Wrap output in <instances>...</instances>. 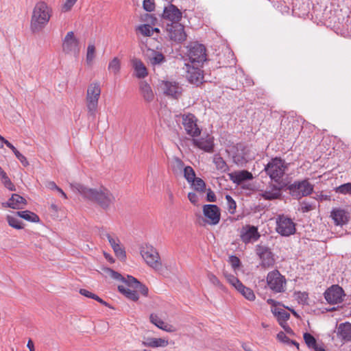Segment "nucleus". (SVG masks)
Returning <instances> with one entry per match:
<instances>
[{
    "mask_svg": "<svg viewBox=\"0 0 351 351\" xmlns=\"http://www.w3.org/2000/svg\"><path fill=\"white\" fill-rule=\"evenodd\" d=\"M108 69L117 75L121 70V62L117 57H114L108 64Z\"/></svg>",
    "mask_w": 351,
    "mask_h": 351,
    "instance_id": "39",
    "label": "nucleus"
},
{
    "mask_svg": "<svg viewBox=\"0 0 351 351\" xmlns=\"http://www.w3.org/2000/svg\"><path fill=\"white\" fill-rule=\"evenodd\" d=\"M184 176L189 183H191L195 178V173L193 169L187 166L184 169Z\"/></svg>",
    "mask_w": 351,
    "mask_h": 351,
    "instance_id": "48",
    "label": "nucleus"
},
{
    "mask_svg": "<svg viewBox=\"0 0 351 351\" xmlns=\"http://www.w3.org/2000/svg\"><path fill=\"white\" fill-rule=\"evenodd\" d=\"M191 183L195 191L200 192L204 191L206 184L202 179L199 178H195L193 181H191Z\"/></svg>",
    "mask_w": 351,
    "mask_h": 351,
    "instance_id": "44",
    "label": "nucleus"
},
{
    "mask_svg": "<svg viewBox=\"0 0 351 351\" xmlns=\"http://www.w3.org/2000/svg\"><path fill=\"white\" fill-rule=\"evenodd\" d=\"M146 55L152 65L160 64L165 60V58L161 52L154 49H149Z\"/></svg>",
    "mask_w": 351,
    "mask_h": 351,
    "instance_id": "31",
    "label": "nucleus"
},
{
    "mask_svg": "<svg viewBox=\"0 0 351 351\" xmlns=\"http://www.w3.org/2000/svg\"><path fill=\"white\" fill-rule=\"evenodd\" d=\"M101 92L99 82H93L88 86L86 95V108L88 114L93 118L96 116Z\"/></svg>",
    "mask_w": 351,
    "mask_h": 351,
    "instance_id": "3",
    "label": "nucleus"
},
{
    "mask_svg": "<svg viewBox=\"0 0 351 351\" xmlns=\"http://www.w3.org/2000/svg\"><path fill=\"white\" fill-rule=\"evenodd\" d=\"M227 281L236 289L242 284V282L232 274H225Z\"/></svg>",
    "mask_w": 351,
    "mask_h": 351,
    "instance_id": "52",
    "label": "nucleus"
},
{
    "mask_svg": "<svg viewBox=\"0 0 351 351\" xmlns=\"http://www.w3.org/2000/svg\"><path fill=\"white\" fill-rule=\"evenodd\" d=\"M256 254L259 256L261 262V265L265 268L272 267L275 260L270 250L265 246L257 245Z\"/></svg>",
    "mask_w": 351,
    "mask_h": 351,
    "instance_id": "19",
    "label": "nucleus"
},
{
    "mask_svg": "<svg viewBox=\"0 0 351 351\" xmlns=\"http://www.w3.org/2000/svg\"><path fill=\"white\" fill-rule=\"evenodd\" d=\"M193 144L206 152H212L214 148V138L208 135L205 138H193Z\"/></svg>",
    "mask_w": 351,
    "mask_h": 351,
    "instance_id": "21",
    "label": "nucleus"
},
{
    "mask_svg": "<svg viewBox=\"0 0 351 351\" xmlns=\"http://www.w3.org/2000/svg\"><path fill=\"white\" fill-rule=\"evenodd\" d=\"M230 263L234 269L238 268L240 265V260L236 256H231L230 258Z\"/></svg>",
    "mask_w": 351,
    "mask_h": 351,
    "instance_id": "58",
    "label": "nucleus"
},
{
    "mask_svg": "<svg viewBox=\"0 0 351 351\" xmlns=\"http://www.w3.org/2000/svg\"><path fill=\"white\" fill-rule=\"evenodd\" d=\"M226 199L227 201V209L230 214H234L236 211L237 204L232 197L229 195H226Z\"/></svg>",
    "mask_w": 351,
    "mask_h": 351,
    "instance_id": "49",
    "label": "nucleus"
},
{
    "mask_svg": "<svg viewBox=\"0 0 351 351\" xmlns=\"http://www.w3.org/2000/svg\"><path fill=\"white\" fill-rule=\"evenodd\" d=\"M188 198L189 201L193 204H196L198 202V197L195 193H189Z\"/></svg>",
    "mask_w": 351,
    "mask_h": 351,
    "instance_id": "61",
    "label": "nucleus"
},
{
    "mask_svg": "<svg viewBox=\"0 0 351 351\" xmlns=\"http://www.w3.org/2000/svg\"><path fill=\"white\" fill-rule=\"evenodd\" d=\"M108 239L111 247L112 248L115 255L121 261H125L126 258L125 251L121 245L119 239L114 234L106 232L104 234Z\"/></svg>",
    "mask_w": 351,
    "mask_h": 351,
    "instance_id": "17",
    "label": "nucleus"
},
{
    "mask_svg": "<svg viewBox=\"0 0 351 351\" xmlns=\"http://www.w3.org/2000/svg\"><path fill=\"white\" fill-rule=\"evenodd\" d=\"M335 190L337 193L351 195V182L341 184L336 187Z\"/></svg>",
    "mask_w": 351,
    "mask_h": 351,
    "instance_id": "45",
    "label": "nucleus"
},
{
    "mask_svg": "<svg viewBox=\"0 0 351 351\" xmlns=\"http://www.w3.org/2000/svg\"><path fill=\"white\" fill-rule=\"evenodd\" d=\"M330 217L337 226H342L348 220V213L342 208H333L330 213Z\"/></svg>",
    "mask_w": 351,
    "mask_h": 351,
    "instance_id": "24",
    "label": "nucleus"
},
{
    "mask_svg": "<svg viewBox=\"0 0 351 351\" xmlns=\"http://www.w3.org/2000/svg\"><path fill=\"white\" fill-rule=\"evenodd\" d=\"M182 124L186 133L193 137H197L201 134L202 129L197 124L198 119L192 113H184L180 114Z\"/></svg>",
    "mask_w": 351,
    "mask_h": 351,
    "instance_id": "8",
    "label": "nucleus"
},
{
    "mask_svg": "<svg viewBox=\"0 0 351 351\" xmlns=\"http://www.w3.org/2000/svg\"><path fill=\"white\" fill-rule=\"evenodd\" d=\"M304 340L309 349L315 348L317 345L315 338L310 333L304 334Z\"/></svg>",
    "mask_w": 351,
    "mask_h": 351,
    "instance_id": "46",
    "label": "nucleus"
},
{
    "mask_svg": "<svg viewBox=\"0 0 351 351\" xmlns=\"http://www.w3.org/2000/svg\"><path fill=\"white\" fill-rule=\"evenodd\" d=\"M53 10L44 1H38L33 10L30 20V30L32 33L41 32L49 23L52 16Z\"/></svg>",
    "mask_w": 351,
    "mask_h": 351,
    "instance_id": "2",
    "label": "nucleus"
},
{
    "mask_svg": "<svg viewBox=\"0 0 351 351\" xmlns=\"http://www.w3.org/2000/svg\"><path fill=\"white\" fill-rule=\"evenodd\" d=\"M140 253L146 264L156 271L162 267L160 257L157 250L149 244H145L141 247Z\"/></svg>",
    "mask_w": 351,
    "mask_h": 351,
    "instance_id": "5",
    "label": "nucleus"
},
{
    "mask_svg": "<svg viewBox=\"0 0 351 351\" xmlns=\"http://www.w3.org/2000/svg\"><path fill=\"white\" fill-rule=\"evenodd\" d=\"M337 335L344 341L351 340V324L345 322L340 324L337 328Z\"/></svg>",
    "mask_w": 351,
    "mask_h": 351,
    "instance_id": "30",
    "label": "nucleus"
},
{
    "mask_svg": "<svg viewBox=\"0 0 351 351\" xmlns=\"http://www.w3.org/2000/svg\"><path fill=\"white\" fill-rule=\"evenodd\" d=\"M143 7L145 10L147 12H152L155 8V4L152 0H144L143 3Z\"/></svg>",
    "mask_w": 351,
    "mask_h": 351,
    "instance_id": "56",
    "label": "nucleus"
},
{
    "mask_svg": "<svg viewBox=\"0 0 351 351\" xmlns=\"http://www.w3.org/2000/svg\"><path fill=\"white\" fill-rule=\"evenodd\" d=\"M281 189L275 185L267 189L261 193V196L267 200H274L279 199L281 197Z\"/></svg>",
    "mask_w": 351,
    "mask_h": 351,
    "instance_id": "29",
    "label": "nucleus"
},
{
    "mask_svg": "<svg viewBox=\"0 0 351 351\" xmlns=\"http://www.w3.org/2000/svg\"><path fill=\"white\" fill-rule=\"evenodd\" d=\"M140 93L143 99L147 101L151 102L154 100L155 95L150 85L145 81H141L139 83Z\"/></svg>",
    "mask_w": 351,
    "mask_h": 351,
    "instance_id": "27",
    "label": "nucleus"
},
{
    "mask_svg": "<svg viewBox=\"0 0 351 351\" xmlns=\"http://www.w3.org/2000/svg\"><path fill=\"white\" fill-rule=\"evenodd\" d=\"M260 237L258 228L254 226L245 225L240 230V238L245 244L256 242Z\"/></svg>",
    "mask_w": 351,
    "mask_h": 351,
    "instance_id": "14",
    "label": "nucleus"
},
{
    "mask_svg": "<svg viewBox=\"0 0 351 351\" xmlns=\"http://www.w3.org/2000/svg\"><path fill=\"white\" fill-rule=\"evenodd\" d=\"M267 283L274 293H283L286 291V279L278 270H273L267 274Z\"/></svg>",
    "mask_w": 351,
    "mask_h": 351,
    "instance_id": "9",
    "label": "nucleus"
},
{
    "mask_svg": "<svg viewBox=\"0 0 351 351\" xmlns=\"http://www.w3.org/2000/svg\"><path fill=\"white\" fill-rule=\"evenodd\" d=\"M18 217H20L30 222H38L39 217L33 212L29 210L17 211L16 213Z\"/></svg>",
    "mask_w": 351,
    "mask_h": 351,
    "instance_id": "36",
    "label": "nucleus"
},
{
    "mask_svg": "<svg viewBox=\"0 0 351 351\" xmlns=\"http://www.w3.org/2000/svg\"><path fill=\"white\" fill-rule=\"evenodd\" d=\"M207 277H208V279L209 280V281L210 282V283H212L213 285L219 287L221 290L225 289L224 286L222 285V283L220 282V280L218 279V278L215 275L209 272L207 274Z\"/></svg>",
    "mask_w": 351,
    "mask_h": 351,
    "instance_id": "51",
    "label": "nucleus"
},
{
    "mask_svg": "<svg viewBox=\"0 0 351 351\" xmlns=\"http://www.w3.org/2000/svg\"><path fill=\"white\" fill-rule=\"evenodd\" d=\"M80 293L86 298H92V299H93L94 297L95 296V293H93L92 292H90L86 289H81L80 290Z\"/></svg>",
    "mask_w": 351,
    "mask_h": 351,
    "instance_id": "60",
    "label": "nucleus"
},
{
    "mask_svg": "<svg viewBox=\"0 0 351 351\" xmlns=\"http://www.w3.org/2000/svg\"><path fill=\"white\" fill-rule=\"evenodd\" d=\"M70 187L73 191L78 193L88 201L97 204L105 210H108L115 202V197L106 187L100 186L97 188H89L80 183H71Z\"/></svg>",
    "mask_w": 351,
    "mask_h": 351,
    "instance_id": "1",
    "label": "nucleus"
},
{
    "mask_svg": "<svg viewBox=\"0 0 351 351\" xmlns=\"http://www.w3.org/2000/svg\"><path fill=\"white\" fill-rule=\"evenodd\" d=\"M295 298L299 304H307L308 295L306 292L298 291L295 293Z\"/></svg>",
    "mask_w": 351,
    "mask_h": 351,
    "instance_id": "53",
    "label": "nucleus"
},
{
    "mask_svg": "<svg viewBox=\"0 0 351 351\" xmlns=\"http://www.w3.org/2000/svg\"><path fill=\"white\" fill-rule=\"evenodd\" d=\"M277 339L287 345H294L298 350L299 349V343L294 340L290 339L283 332H280L277 335Z\"/></svg>",
    "mask_w": 351,
    "mask_h": 351,
    "instance_id": "42",
    "label": "nucleus"
},
{
    "mask_svg": "<svg viewBox=\"0 0 351 351\" xmlns=\"http://www.w3.org/2000/svg\"><path fill=\"white\" fill-rule=\"evenodd\" d=\"M118 290L125 295V297L133 301L138 300L139 297L136 290H133L128 287L126 285H119Z\"/></svg>",
    "mask_w": 351,
    "mask_h": 351,
    "instance_id": "33",
    "label": "nucleus"
},
{
    "mask_svg": "<svg viewBox=\"0 0 351 351\" xmlns=\"http://www.w3.org/2000/svg\"><path fill=\"white\" fill-rule=\"evenodd\" d=\"M138 30L144 36H151L154 34V28L148 25L144 24L138 27Z\"/></svg>",
    "mask_w": 351,
    "mask_h": 351,
    "instance_id": "47",
    "label": "nucleus"
},
{
    "mask_svg": "<svg viewBox=\"0 0 351 351\" xmlns=\"http://www.w3.org/2000/svg\"><path fill=\"white\" fill-rule=\"evenodd\" d=\"M135 289L141 292L143 295L147 296L148 294V288L138 282V285H136L134 287Z\"/></svg>",
    "mask_w": 351,
    "mask_h": 351,
    "instance_id": "57",
    "label": "nucleus"
},
{
    "mask_svg": "<svg viewBox=\"0 0 351 351\" xmlns=\"http://www.w3.org/2000/svg\"><path fill=\"white\" fill-rule=\"evenodd\" d=\"M187 56L191 63L199 66L206 60V47L197 42L189 43L187 47Z\"/></svg>",
    "mask_w": 351,
    "mask_h": 351,
    "instance_id": "6",
    "label": "nucleus"
},
{
    "mask_svg": "<svg viewBox=\"0 0 351 351\" xmlns=\"http://www.w3.org/2000/svg\"><path fill=\"white\" fill-rule=\"evenodd\" d=\"M1 182L4 186L7 188L9 191H16V187L14 184L12 182L11 180L9 178L6 173H2L0 176Z\"/></svg>",
    "mask_w": 351,
    "mask_h": 351,
    "instance_id": "43",
    "label": "nucleus"
},
{
    "mask_svg": "<svg viewBox=\"0 0 351 351\" xmlns=\"http://www.w3.org/2000/svg\"><path fill=\"white\" fill-rule=\"evenodd\" d=\"M95 58V47L93 44H89L87 47L86 55V62L87 65L91 66Z\"/></svg>",
    "mask_w": 351,
    "mask_h": 351,
    "instance_id": "38",
    "label": "nucleus"
},
{
    "mask_svg": "<svg viewBox=\"0 0 351 351\" xmlns=\"http://www.w3.org/2000/svg\"><path fill=\"white\" fill-rule=\"evenodd\" d=\"M271 311L280 325L285 324L290 317V314L287 311L278 307H271Z\"/></svg>",
    "mask_w": 351,
    "mask_h": 351,
    "instance_id": "32",
    "label": "nucleus"
},
{
    "mask_svg": "<svg viewBox=\"0 0 351 351\" xmlns=\"http://www.w3.org/2000/svg\"><path fill=\"white\" fill-rule=\"evenodd\" d=\"M289 193L295 199H300L302 197L311 195L313 191V185L308 180L295 181L288 186Z\"/></svg>",
    "mask_w": 351,
    "mask_h": 351,
    "instance_id": "7",
    "label": "nucleus"
},
{
    "mask_svg": "<svg viewBox=\"0 0 351 351\" xmlns=\"http://www.w3.org/2000/svg\"><path fill=\"white\" fill-rule=\"evenodd\" d=\"M104 271L106 272V274L107 276H110V278H112V279H114V280H117L119 281H122V280H123V276H122L121 274L114 271L113 269H112L110 268H106L104 269Z\"/></svg>",
    "mask_w": 351,
    "mask_h": 351,
    "instance_id": "54",
    "label": "nucleus"
},
{
    "mask_svg": "<svg viewBox=\"0 0 351 351\" xmlns=\"http://www.w3.org/2000/svg\"><path fill=\"white\" fill-rule=\"evenodd\" d=\"M8 147L12 151L16 158L22 163L23 166L26 167L29 165L26 157L20 153L12 143H8Z\"/></svg>",
    "mask_w": 351,
    "mask_h": 351,
    "instance_id": "41",
    "label": "nucleus"
},
{
    "mask_svg": "<svg viewBox=\"0 0 351 351\" xmlns=\"http://www.w3.org/2000/svg\"><path fill=\"white\" fill-rule=\"evenodd\" d=\"M121 282L125 283L124 285H126L129 288H134L136 285H138V280L134 278L132 276L128 275L126 278L123 277V280Z\"/></svg>",
    "mask_w": 351,
    "mask_h": 351,
    "instance_id": "50",
    "label": "nucleus"
},
{
    "mask_svg": "<svg viewBox=\"0 0 351 351\" xmlns=\"http://www.w3.org/2000/svg\"><path fill=\"white\" fill-rule=\"evenodd\" d=\"M141 344L152 348H165L169 345V340L167 338L145 337Z\"/></svg>",
    "mask_w": 351,
    "mask_h": 351,
    "instance_id": "22",
    "label": "nucleus"
},
{
    "mask_svg": "<svg viewBox=\"0 0 351 351\" xmlns=\"http://www.w3.org/2000/svg\"><path fill=\"white\" fill-rule=\"evenodd\" d=\"M237 290L249 301H254L256 298L252 289L245 287L243 283L237 289Z\"/></svg>",
    "mask_w": 351,
    "mask_h": 351,
    "instance_id": "35",
    "label": "nucleus"
},
{
    "mask_svg": "<svg viewBox=\"0 0 351 351\" xmlns=\"http://www.w3.org/2000/svg\"><path fill=\"white\" fill-rule=\"evenodd\" d=\"M77 0H66L63 5V10L67 12L71 10Z\"/></svg>",
    "mask_w": 351,
    "mask_h": 351,
    "instance_id": "59",
    "label": "nucleus"
},
{
    "mask_svg": "<svg viewBox=\"0 0 351 351\" xmlns=\"http://www.w3.org/2000/svg\"><path fill=\"white\" fill-rule=\"evenodd\" d=\"M159 87L164 95L175 99H179L183 92L182 86L173 80H162L160 82Z\"/></svg>",
    "mask_w": 351,
    "mask_h": 351,
    "instance_id": "10",
    "label": "nucleus"
},
{
    "mask_svg": "<svg viewBox=\"0 0 351 351\" xmlns=\"http://www.w3.org/2000/svg\"><path fill=\"white\" fill-rule=\"evenodd\" d=\"M8 143H10L0 135V149L3 147V145H5L8 147Z\"/></svg>",
    "mask_w": 351,
    "mask_h": 351,
    "instance_id": "63",
    "label": "nucleus"
},
{
    "mask_svg": "<svg viewBox=\"0 0 351 351\" xmlns=\"http://www.w3.org/2000/svg\"><path fill=\"white\" fill-rule=\"evenodd\" d=\"M6 219L9 226L15 229L21 230L23 228L22 221L16 217L8 215Z\"/></svg>",
    "mask_w": 351,
    "mask_h": 351,
    "instance_id": "40",
    "label": "nucleus"
},
{
    "mask_svg": "<svg viewBox=\"0 0 351 351\" xmlns=\"http://www.w3.org/2000/svg\"><path fill=\"white\" fill-rule=\"evenodd\" d=\"M27 204L25 198L18 194H12L11 197L5 203V205L13 209H22Z\"/></svg>",
    "mask_w": 351,
    "mask_h": 351,
    "instance_id": "25",
    "label": "nucleus"
},
{
    "mask_svg": "<svg viewBox=\"0 0 351 351\" xmlns=\"http://www.w3.org/2000/svg\"><path fill=\"white\" fill-rule=\"evenodd\" d=\"M62 51L66 54L78 56L80 50L79 40L75 36L73 32H69L62 40Z\"/></svg>",
    "mask_w": 351,
    "mask_h": 351,
    "instance_id": "11",
    "label": "nucleus"
},
{
    "mask_svg": "<svg viewBox=\"0 0 351 351\" xmlns=\"http://www.w3.org/2000/svg\"><path fill=\"white\" fill-rule=\"evenodd\" d=\"M248 149L241 143L237 144L232 151L233 162L239 166H243L248 161Z\"/></svg>",
    "mask_w": 351,
    "mask_h": 351,
    "instance_id": "16",
    "label": "nucleus"
},
{
    "mask_svg": "<svg viewBox=\"0 0 351 351\" xmlns=\"http://www.w3.org/2000/svg\"><path fill=\"white\" fill-rule=\"evenodd\" d=\"M203 213L210 225L219 223L221 217L219 208L215 204H206L203 206Z\"/></svg>",
    "mask_w": 351,
    "mask_h": 351,
    "instance_id": "18",
    "label": "nucleus"
},
{
    "mask_svg": "<svg viewBox=\"0 0 351 351\" xmlns=\"http://www.w3.org/2000/svg\"><path fill=\"white\" fill-rule=\"evenodd\" d=\"M132 64L137 78L142 79L148 75L147 69L141 60L134 58L132 60Z\"/></svg>",
    "mask_w": 351,
    "mask_h": 351,
    "instance_id": "28",
    "label": "nucleus"
},
{
    "mask_svg": "<svg viewBox=\"0 0 351 351\" xmlns=\"http://www.w3.org/2000/svg\"><path fill=\"white\" fill-rule=\"evenodd\" d=\"M324 295V298L330 304L341 303L346 296L343 289L338 285H332L328 288Z\"/></svg>",
    "mask_w": 351,
    "mask_h": 351,
    "instance_id": "13",
    "label": "nucleus"
},
{
    "mask_svg": "<svg viewBox=\"0 0 351 351\" xmlns=\"http://www.w3.org/2000/svg\"><path fill=\"white\" fill-rule=\"evenodd\" d=\"M207 201L210 202H216V196L213 191H212L210 189L208 190L206 195Z\"/></svg>",
    "mask_w": 351,
    "mask_h": 351,
    "instance_id": "62",
    "label": "nucleus"
},
{
    "mask_svg": "<svg viewBox=\"0 0 351 351\" xmlns=\"http://www.w3.org/2000/svg\"><path fill=\"white\" fill-rule=\"evenodd\" d=\"M47 187L51 190H56L57 191H58V189H60L54 182H48Z\"/></svg>",
    "mask_w": 351,
    "mask_h": 351,
    "instance_id": "64",
    "label": "nucleus"
},
{
    "mask_svg": "<svg viewBox=\"0 0 351 351\" xmlns=\"http://www.w3.org/2000/svg\"><path fill=\"white\" fill-rule=\"evenodd\" d=\"M162 17L171 21V23H179L182 19V12L176 5L169 4L165 7Z\"/></svg>",
    "mask_w": 351,
    "mask_h": 351,
    "instance_id": "20",
    "label": "nucleus"
},
{
    "mask_svg": "<svg viewBox=\"0 0 351 351\" xmlns=\"http://www.w3.org/2000/svg\"><path fill=\"white\" fill-rule=\"evenodd\" d=\"M149 319L152 324L165 332H173L176 331V328L173 325L162 321L157 314L152 313L149 316Z\"/></svg>",
    "mask_w": 351,
    "mask_h": 351,
    "instance_id": "23",
    "label": "nucleus"
},
{
    "mask_svg": "<svg viewBox=\"0 0 351 351\" xmlns=\"http://www.w3.org/2000/svg\"><path fill=\"white\" fill-rule=\"evenodd\" d=\"M231 178L234 183L240 184L243 181L251 180L252 175L247 171H241L235 172L234 174L231 176Z\"/></svg>",
    "mask_w": 351,
    "mask_h": 351,
    "instance_id": "34",
    "label": "nucleus"
},
{
    "mask_svg": "<svg viewBox=\"0 0 351 351\" xmlns=\"http://www.w3.org/2000/svg\"><path fill=\"white\" fill-rule=\"evenodd\" d=\"M186 77L190 83L197 85L202 81V72L200 69L193 66L189 69Z\"/></svg>",
    "mask_w": 351,
    "mask_h": 351,
    "instance_id": "26",
    "label": "nucleus"
},
{
    "mask_svg": "<svg viewBox=\"0 0 351 351\" xmlns=\"http://www.w3.org/2000/svg\"><path fill=\"white\" fill-rule=\"evenodd\" d=\"M287 167V164L284 160L276 157L271 159L265 165L264 170L272 180L280 182Z\"/></svg>",
    "mask_w": 351,
    "mask_h": 351,
    "instance_id": "4",
    "label": "nucleus"
},
{
    "mask_svg": "<svg viewBox=\"0 0 351 351\" xmlns=\"http://www.w3.org/2000/svg\"><path fill=\"white\" fill-rule=\"evenodd\" d=\"M213 162L216 168L221 172H226L228 170V166L226 161L219 154H215L213 156Z\"/></svg>",
    "mask_w": 351,
    "mask_h": 351,
    "instance_id": "37",
    "label": "nucleus"
},
{
    "mask_svg": "<svg viewBox=\"0 0 351 351\" xmlns=\"http://www.w3.org/2000/svg\"><path fill=\"white\" fill-rule=\"evenodd\" d=\"M168 36L171 40L182 43L186 38L184 27L180 23H171L167 26Z\"/></svg>",
    "mask_w": 351,
    "mask_h": 351,
    "instance_id": "15",
    "label": "nucleus"
},
{
    "mask_svg": "<svg viewBox=\"0 0 351 351\" xmlns=\"http://www.w3.org/2000/svg\"><path fill=\"white\" fill-rule=\"evenodd\" d=\"M315 208V204L307 201H303L300 204V210L302 213L309 212Z\"/></svg>",
    "mask_w": 351,
    "mask_h": 351,
    "instance_id": "55",
    "label": "nucleus"
},
{
    "mask_svg": "<svg viewBox=\"0 0 351 351\" xmlns=\"http://www.w3.org/2000/svg\"><path fill=\"white\" fill-rule=\"evenodd\" d=\"M276 231L284 237H288L295 232V225L293 220L284 215L279 216L276 220Z\"/></svg>",
    "mask_w": 351,
    "mask_h": 351,
    "instance_id": "12",
    "label": "nucleus"
}]
</instances>
